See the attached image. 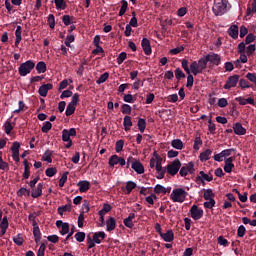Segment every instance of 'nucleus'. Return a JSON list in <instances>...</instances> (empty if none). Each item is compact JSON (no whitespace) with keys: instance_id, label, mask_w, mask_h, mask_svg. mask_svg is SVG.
I'll list each match as a JSON object with an SVG mask.
<instances>
[{"instance_id":"f257e3e1","label":"nucleus","mask_w":256,"mask_h":256,"mask_svg":"<svg viewBox=\"0 0 256 256\" xmlns=\"http://www.w3.org/2000/svg\"><path fill=\"white\" fill-rule=\"evenodd\" d=\"M209 63V60L206 56L200 58L197 61H193L190 65L191 73L195 76L199 75V73H203L205 69H207V64Z\"/></svg>"},{"instance_id":"f03ea898","label":"nucleus","mask_w":256,"mask_h":256,"mask_svg":"<svg viewBox=\"0 0 256 256\" xmlns=\"http://www.w3.org/2000/svg\"><path fill=\"white\" fill-rule=\"evenodd\" d=\"M227 3H229L227 0H214L212 11L216 17H221L227 13Z\"/></svg>"},{"instance_id":"7ed1b4c3","label":"nucleus","mask_w":256,"mask_h":256,"mask_svg":"<svg viewBox=\"0 0 256 256\" xmlns=\"http://www.w3.org/2000/svg\"><path fill=\"white\" fill-rule=\"evenodd\" d=\"M170 199L173 203H184L185 199H187V191L183 188H176L172 191Z\"/></svg>"},{"instance_id":"20e7f679","label":"nucleus","mask_w":256,"mask_h":256,"mask_svg":"<svg viewBox=\"0 0 256 256\" xmlns=\"http://www.w3.org/2000/svg\"><path fill=\"white\" fill-rule=\"evenodd\" d=\"M33 69H35V62H33V60H27L26 62L20 64L18 72L21 77H27V75H29Z\"/></svg>"},{"instance_id":"39448f33","label":"nucleus","mask_w":256,"mask_h":256,"mask_svg":"<svg viewBox=\"0 0 256 256\" xmlns=\"http://www.w3.org/2000/svg\"><path fill=\"white\" fill-rule=\"evenodd\" d=\"M180 169H181V160H179V158H176L171 164H168L166 166L167 173L172 177H175V174L179 173Z\"/></svg>"},{"instance_id":"423d86ee","label":"nucleus","mask_w":256,"mask_h":256,"mask_svg":"<svg viewBox=\"0 0 256 256\" xmlns=\"http://www.w3.org/2000/svg\"><path fill=\"white\" fill-rule=\"evenodd\" d=\"M193 175L195 173V164L193 162H189L185 166L180 168L179 174L181 177H187V175Z\"/></svg>"},{"instance_id":"0eeeda50","label":"nucleus","mask_w":256,"mask_h":256,"mask_svg":"<svg viewBox=\"0 0 256 256\" xmlns=\"http://www.w3.org/2000/svg\"><path fill=\"white\" fill-rule=\"evenodd\" d=\"M241 76L234 74L227 78L226 83L224 85V89H233V87H237V83H239V79Z\"/></svg>"},{"instance_id":"6e6552de","label":"nucleus","mask_w":256,"mask_h":256,"mask_svg":"<svg viewBox=\"0 0 256 256\" xmlns=\"http://www.w3.org/2000/svg\"><path fill=\"white\" fill-rule=\"evenodd\" d=\"M108 163L110 167H114L115 165H121V167H124L127 162L125 161V158L119 157L117 154H114L109 158Z\"/></svg>"},{"instance_id":"1a4fd4ad","label":"nucleus","mask_w":256,"mask_h":256,"mask_svg":"<svg viewBox=\"0 0 256 256\" xmlns=\"http://www.w3.org/2000/svg\"><path fill=\"white\" fill-rule=\"evenodd\" d=\"M190 215L194 221H199L203 217V209L197 205H193L190 209Z\"/></svg>"},{"instance_id":"9d476101","label":"nucleus","mask_w":256,"mask_h":256,"mask_svg":"<svg viewBox=\"0 0 256 256\" xmlns=\"http://www.w3.org/2000/svg\"><path fill=\"white\" fill-rule=\"evenodd\" d=\"M196 183H201L203 185H205V181H208V183H211V181H213V175L210 174H206L204 171H200L199 172V176L196 177Z\"/></svg>"},{"instance_id":"9b49d317","label":"nucleus","mask_w":256,"mask_h":256,"mask_svg":"<svg viewBox=\"0 0 256 256\" xmlns=\"http://www.w3.org/2000/svg\"><path fill=\"white\" fill-rule=\"evenodd\" d=\"M206 59L208 63H212L213 65L219 66L221 64V56H219V54L211 52L206 55Z\"/></svg>"},{"instance_id":"f8f14e48","label":"nucleus","mask_w":256,"mask_h":256,"mask_svg":"<svg viewBox=\"0 0 256 256\" xmlns=\"http://www.w3.org/2000/svg\"><path fill=\"white\" fill-rule=\"evenodd\" d=\"M62 141H64V143H67L65 145L66 149H71V147H73V140H71V136L69 134V130L64 129L62 131Z\"/></svg>"},{"instance_id":"ddd939ff","label":"nucleus","mask_w":256,"mask_h":256,"mask_svg":"<svg viewBox=\"0 0 256 256\" xmlns=\"http://www.w3.org/2000/svg\"><path fill=\"white\" fill-rule=\"evenodd\" d=\"M138 175H143L145 173V166L139 160L132 162V168Z\"/></svg>"},{"instance_id":"4468645a","label":"nucleus","mask_w":256,"mask_h":256,"mask_svg":"<svg viewBox=\"0 0 256 256\" xmlns=\"http://www.w3.org/2000/svg\"><path fill=\"white\" fill-rule=\"evenodd\" d=\"M53 89V84L48 83V84H43L39 87L38 93L40 97H47V93Z\"/></svg>"},{"instance_id":"2eb2a0df","label":"nucleus","mask_w":256,"mask_h":256,"mask_svg":"<svg viewBox=\"0 0 256 256\" xmlns=\"http://www.w3.org/2000/svg\"><path fill=\"white\" fill-rule=\"evenodd\" d=\"M43 195V183H38L37 187L32 188L31 197L37 199Z\"/></svg>"},{"instance_id":"dca6fc26","label":"nucleus","mask_w":256,"mask_h":256,"mask_svg":"<svg viewBox=\"0 0 256 256\" xmlns=\"http://www.w3.org/2000/svg\"><path fill=\"white\" fill-rule=\"evenodd\" d=\"M136 187H137V183H135L133 181H127L126 182V187H122L121 189H122L124 195H131V192Z\"/></svg>"},{"instance_id":"f3484780","label":"nucleus","mask_w":256,"mask_h":256,"mask_svg":"<svg viewBox=\"0 0 256 256\" xmlns=\"http://www.w3.org/2000/svg\"><path fill=\"white\" fill-rule=\"evenodd\" d=\"M233 161H235V158L229 157L225 160L224 165V171L225 173H231L233 169L235 168V164H233Z\"/></svg>"},{"instance_id":"a211bd4d","label":"nucleus","mask_w":256,"mask_h":256,"mask_svg":"<svg viewBox=\"0 0 256 256\" xmlns=\"http://www.w3.org/2000/svg\"><path fill=\"white\" fill-rule=\"evenodd\" d=\"M77 185L79 187L80 193H87L89 189H91V183H89L87 180H81Z\"/></svg>"},{"instance_id":"6ab92c4d","label":"nucleus","mask_w":256,"mask_h":256,"mask_svg":"<svg viewBox=\"0 0 256 256\" xmlns=\"http://www.w3.org/2000/svg\"><path fill=\"white\" fill-rule=\"evenodd\" d=\"M107 237V234H105L104 231L95 232L92 236V240L96 242L97 245H101V242L103 239Z\"/></svg>"},{"instance_id":"aec40b11","label":"nucleus","mask_w":256,"mask_h":256,"mask_svg":"<svg viewBox=\"0 0 256 256\" xmlns=\"http://www.w3.org/2000/svg\"><path fill=\"white\" fill-rule=\"evenodd\" d=\"M141 45L145 55H151L152 50H151V42L149 41V39L143 38Z\"/></svg>"},{"instance_id":"412c9836","label":"nucleus","mask_w":256,"mask_h":256,"mask_svg":"<svg viewBox=\"0 0 256 256\" xmlns=\"http://www.w3.org/2000/svg\"><path fill=\"white\" fill-rule=\"evenodd\" d=\"M24 173L22 175L23 179H29L31 177V163L27 159L23 161Z\"/></svg>"},{"instance_id":"4be33fe9","label":"nucleus","mask_w":256,"mask_h":256,"mask_svg":"<svg viewBox=\"0 0 256 256\" xmlns=\"http://www.w3.org/2000/svg\"><path fill=\"white\" fill-rule=\"evenodd\" d=\"M160 237L165 241L166 243H171L173 239H175V234L173 233V230H167L166 233H162Z\"/></svg>"},{"instance_id":"5701e85b","label":"nucleus","mask_w":256,"mask_h":256,"mask_svg":"<svg viewBox=\"0 0 256 256\" xmlns=\"http://www.w3.org/2000/svg\"><path fill=\"white\" fill-rule=\"evenodd\" d=\"M233 131L236 135H245L247 133V129L239 122L233 125Z\"/></svg>"},{"instance_id":"b1692460","label":"nucleus","mask_w":256,"mask_h":256,"mask_svg":"<svg viewBox=\"0 0 256 256\" xmlns=\"http://www.w3.org/2000/svg\"><path fill=\"white\" fill-rule=\"evenodd\" d=\"M116 227H117V221L115 220V218L110 217L106 221V231H108V232L115 231Z\"/></svg>"},{"instance_id":"393cba45","label":"nucleus","mask_w":256,"mask_h":256,"mask_svg":"<svg viewBox=\"0 0 256 256\" xmlns=\"http://www.w3.org/2000/svg\"><path fill=\"white\" fill-rule=\"evenodd\" d=\"M228 35L232 37V39H238L239 37V26L238 25H232L228 29Z\"/></svg>"},{"instance_id":"a878e982","label":"nucleus","mask_w":256,"mask_h":256,"mask_svg":"<svg viewBox=\"0 0 256 256\" xmlns=\"http://www.w3.org/2000/svg\"><path fill=\"white\" fill-rule=\"evenodd\" d=\"M213 153V150L211 149H206L204 152L200 153L199 159L202 163L205 161H209L211 159V155Z\"/></svg>"},{"instance_id":"bb28decb","label":"nucleus","mask_w":256,"mask_h":256,"mask_svg":"<svg viewBox=\"0 0 256 256\" xmlns=\"http://www.w3.org/2000/svg\"><path fill=\"white\" fill-rule=\"evenodd\" d=\"M203 191H204L203 197L205 201L215 200V193H213V189H203Z\"/></svg>"},{"instance_id":"cd10ccee","label":"nucleus","mask_w":256,"mask_h":256,"mask_svg":"<svg viewBox=\"0 0 256 256\" xmlns=\"http://www.w3.org/2000/svg\"><path fill=\"white\" fill-rule=\"evenodd\" d=\"M124 131H131V127H133V121L131 120V116L126 115L123 121Z\"/></svg>"},{"instance_id":"c85d7f7f","label":"nucleus","mask_w":256,"mask_h":256,"mask_svg":"<svg viewBox=\"0 0 256 256\" xmlns=\"http://www.w3.org/2000/svg\"><path fill=\"white\" fill-rule=\"evenodd\" d=\"M154 193H156V195H167V188L163 185L157 184L154 187Z\"/></svg>"},{"instance_id":"c756f323","label":"nucleus","mask_w":256,"mask_h":256,"mask_svg":"<svg viewBox=\"0 0 256 256\" xmlns=\"http://www.w3.org/2000/svg\"><path fill=\"white\" fill-rule=\"evenodd\" d=\"M53 151L46 150L42 156V161H46L47 163H53Z\"/></svg>"},{"instance_id":"7c9ffc66","label":"nucleus","mask_w":256,"mask_h":256,"mask_svg":"<svg viewBox=\"0 0 256 256\" xmlns=\"http://www.w3.org/2000/svg\"><path fill=\"white\" fill-rule=\"evenodd\" d=\"M121 3V8H120V11H119V17H123L124 13H127V9L129 8V3L127 2V0H122L120 1Z\"/></svg>"},{"instance_id":"2f4dec72","label":"nucleus","mask_w":256,"mask_h":256,"mask_svg":"<svg viewBox=\"0 0 256 256\" xmlns=\"http://www.w3.org/2000/svg\"><path fill=\"white\" fill-rule=\"evenodd\" d=\"M137 125L140 133H145V129H147V121L144 118H139Z\"/></svg>"},{"instance_id":"473e14b6","label":"nucleus","mask_w":256,"mask_h":256,"mask_svg":"<svg viewBox=\"0 0 256 256\" xmlns=\"http://www.w3.org/2000/svg\"><path fill=\"white\" fill-rule=\"evenodd\" d=\"M33 235H34L35 243H39V241H41V230L39 229L38 225L34 226Z\"/></svg>"},{"instance_id":"72a5a7b5","label":"nucleus","mask_w":256,"mask_h":256,"mask_svg":"<svg viewBox=\"0 0 256 256\" xmlns=\"http://www.w3.org/2000/svg\"><path fill=\"white\" fill-rule=\"evenodd\" d=\"M36 71L39 74L45 73L47 71V64H45L43 61L38 62L36 65Z\"/></svg>"},{"instance_id":"f704fd0d","label":"nucleus","mask_w":256,"mask_h":256,"mask_svg":"<svg viewBox=\"0 0 256 256\" xmlns=\"http://www.w3.org/2000/svg\"><path fill=\"white\" fill-rule=\"evenodd\" d=\"M54 3L58 10L65 11V9H67V2H65V0H54Z\"/></svg>"},{"instance_id":"c9c22d12","label":"nucleus","mask_w":256,"mask_h":256,"mask_svg":"<svg viewBox=\"0 0 256 256\" xmlns=\"http://www.w3.org/2000/svg\"><path fill=\"white\" fill-rule=\"evenodd\" d=\"M171 145L174 149H178L179 151L183 149V141H181V139L172 140Z\"/></svg>"},{"instance_id":"e433bc0d","label":"nucleus","mask_w":256,"mask_h":256,"mask_svg":"<svg viewBox=\"0 0 256 256\" xmlns=\"http://www.w3.org/2000/svg\"><path fill=\"white\" fill-rule=\"evenodd\" d=\"M156 159H158L155 166L157 173L167 171L166 169H163V166L161 165V163H163V158L161 156H156Z\"/></svg>"},{"instance_id":"4c0bfd02","label":"nucleus","mask_w":256,"mask_h":256,"mask_svg":"<svg viewBox=\"0 0 256 256\" xmlns=\"http://www.w3.org/2000/svg\"><path fill=\"white\" fill-rule=\"evenodd\" d=\"M75 109H76V106L68 103V105L66 107V111H65L66 117H71V115H73L75 113Z\"/></svg>"},{"instance_id":"58836bf2","label":"nucleus","mask_w":256,"mask_h":256,"mask_svg":"<svg viewBox=\"0 0 256 256\" xmlns=\"http://www.w3.org/2000/svg\"><path fill=\"white\" fill-rule=\"evenodd\" d=\"M75 233V226H73L72 228H71V231L70 232H68V235L66 236V238L63 240V243H64V245H67L69 242V239L72 241V243L75 241V240H73V234Z\"/></svg>"},{"instance_id":"ea45409f","label":"nucleus","mask_w":256,"mask_h":256,"mask_svg":"<svg viewBox=\"0 0 256 256\" xmlns=\"http://www.w3.org/2000/svg\"><path fill=\"white\" fill-rule=\"evenodd\" d=\"M201 145H203V140L201 139V137L198 136L194 140V145H193L194 151H199V149H201Z\"/></svg>"},{"instance_id":"a19ab883","label":"nucleus","mask_w":256,"mask_h":256,"mask_svg":"<svg viewBox=\"0 0 256 256\" xmlns=\"http://www.w3.org/2000/svg\"><path fill=\"white\" fill-rule=\"evenodd\" d=\"M45 175L47 177H55V175H57V168L55 167L47 168L45 171Z\"/></svg>"},{"instance_id":"79ce46f5","label":"nucleus","mask_w":256,"mask_h":256,"mask_svg":"<svg viewBox=\"0 0 256 256\" xmlns=\"http://www.w3.org/2000/svg\"><path fill=\"white\" fill-rule=\"evenodd\" d=\"M109 79L108 72H105L104 74L100 75V77L96 80L97 85H101L102 83H105Z\"/></svg>"},{"instance_id":"37998d69","label":"nucleus","mask_w":256,"mask_h":256,"mask_svg":"<svg viewBox=\"0 0 256 256\" xmlns=\"http://www.w3.org/2000/svg\"><path fill=\"white\" fill-rule=\"evenodd\" d=\"M85 237H86L85 232H77L74 235V238L76 239V241H78V243H83V241H85Z\"/></svg>"},{"instance_id":"c03bdc74","label":"nucleus","mask_w":256,"mask_h":256,"mask_svg":"<svg viewBox=\"0 0 256 256\" xmlns=\"http://www.w3.org/2000/svg\"><path fill=\"white\" fill-rule=\"evenodd\" d=\"M53 127V124H51L49 121L44 122V125L41 128L42 133H49Z\"/></svg>"},{"instance_id":"a18cd8bd","label":"nucleus","mask_w":256,"mask_h":256,"mask_svg":"<svg viewBox=\"0 0 256 256\" xmlns=\"http://www.w3.org/2000/svg\"><path fill=\"white\" fill-rule=\"evenodd\" d=\"M153 156L154 157L150 159V169H155L158 161L157 157H159V154H157V152H154Z\"/></svg>"},{"instance_id":"49530a36","label":"nucleus","mask_w":256,"mask_h":256,"mask_svg":"<svg viewBox=\"0 0 256 256\" xmlns=\"http://www.w3.org/2000/svg\"><path fill=\"white\" fill-rule=\"evenodd\" d=\"M175 77L177 81H181V79H185V73L183 72V70H181V68H177L175 70Z\"/></svg>"},{"instance_id":"de8ad7c7","label":"nucleus","mask_w":256,"mask_h":256,"mask_svg":"<svg viewBox=\"0 0 256 256\" xmlns=\"http://www.w3.org/2000/svg\"><path fill=\"white\" fill-rule=\"evenodd\" d=\"M121 111H122L123 115H131V105L123 104L121 106Z\"/></svg>"},{"instance_id":"09e8293b","label":"nucleus","mask_w":256,"mask_h":256,"mask_svg":"<svg viewBox=\"0 0 256 256\" xmlns=\"http://www.w3.org/2000/svg\"><path fill=\"white\" fill-rule=\"evenodd\" d=\"M4 131L6 135H10L13 131V124H11L9 121H6L4 124Z\"/></svg>"},{"instance_id":"8fccbe9b","label":"nucleus","mask_w":256,"mask_h":256,"mask_svg":"<svg viewBox=\"0 0 256 256\" xmlns=\"http://www.w3.org/2000/svg\"><path fill=\"white\" fill-rule=\"evenodd\" d=\"M255 39H256L255 34L249 33V34L246 36L244 43H245L246 45H251V43H253V42L255 41Z\"/></svg>"},{"instance_id":"3c124183","label":"nucleus","mask_w":256,"mask_h":256,"mask_svg":"<svg viewBox=\"0 0 256 256\" xmlns=\"http://www.w3.org/2000/svg\"><path fill=\"white\" fill-rule=\"evenodd\" d=\"M123 145H125V141L118 140L115 145V151L116 153H121L123 151Z\"/></svg>"},{"instance_id":"603ef678","label":"nucleus","mask_w":256,"mask_h":256,"mask_svg":"<svg viewBox=\"0 0 256 256\" xmlns=\"http://www.w3.org/2000/svg\"><path fill=\"white\" fill-rule=\"evenodd\" d=\"M246 233H247V228H245L243 225H240L237 229V237H245Z\"/></svg>"},{"instance_id":"864d4df0","label":"nucleus","mask_w":256,"mask_h":256,"mask_svg":"<svg viewBox=\"0 0 256 256\" xmlns=\"http://www.w3.org/2000/svg\"><path fill=\"white\" fill-rule=\"evenodd\" d=\"M67 175L69 172H64L59 180V187H65V183H67Z\"/></svg>"},{"instance_id":"5fc2aeb1","label":"nucleus","mask_w":256,"mask_h":256,"mask_svg":"<svg viewBox=\"0 0 256 256\" xmlns=\"http://www.w3.org/2000/svg\"><path fill=\"white\" fill-rule=\"evenodd\" d=\"M87 244H88L87 251H89V249H93V247H95L97 242H95V240L93 238H91V235H88L87 236Z\"/></svg>"},{"instance_id":"6e6d98bb","label":"nucleus","mask_w":256,"mask_h":256,"mask_svg":"<svg viewBox=\"0 0 256 256\" xmlns=\"http://www.w3.org/2000/svg\"><path fill=\"white\" fill-rule=\"evenodd\" d=\"M19 149H21V143H19V142H13V144H12V146H11L12 154L19 153Z\"/></svg>"},{"instance_id":"4d7b16f0","label":"nucleus","mask_w":256,"mask_h":256,"mask_svg":"<svg viewBox=\"0 0 256 256\" xmlns=\"http://www.w3.org/2000/svg\"><path fill=\"white\" fill-rule=\"evenodd\" d=\"M256 51V47L255 44H250L247 48H246V55L248 57H251V55H253V53H255Z\"/></svg>"},{"instance_id":"13d9d810","label":"nucleus","mask_w":256,"mask_h":256,"mask_svg":"<svg viewBox=\"0 0 256 256\" xmlns=\"http://www.w3.org/2000/svg\"><path fill=\"white\" fill-rule=\"evenodd\" d=\"M217 202L215 200H206V202H204V208L205 209H213L215 207V204Z\"/></svg>"},{"instance_id":"bf43d9fd","label":"nucleus","mask_w":256,"mask_h":256,"mask_svg":"<svg viewBox=\"0 0 256 256\" xmlns=\"http://www.w3.org/2000/svg\"><path fill=\"white\" fill-rule=\"evenodd\" d=\"M182 68L187 73V75H189V73H191V69H189V60H187V59L182 60Z\"/></svg>"},{"instance_id":"052dcab7","label":"nucleus","mask_w":256,"mask_h":256,"mask_svg":"<svg viewBox=\"0 0 256 256\" xmlns=\"http://www.w3.org/2000/svg\"><path fill=\"white\" fill-rule=\"evenodd\" d=\"M48 24H49L50 29H55V15L49 14Z\"/></svg>"},{"instance_id":"680f3d73","label":"nucleus","mask_w":256,"mask_h":256,"mask_svg":"<svg viewBox=\"0 0 256 256\" xmlns=\"http://www.w3.org/2000/svg\"><path fill=\"white\" fill-rule=\"evenodd\" d=\"M125 59H127V53L126 52H121L118 57H117V63L118 65H121L123 63V61H125Z\"/></svg>"},{"instance_id":"e2e57ef3","label":"nucleus","mask_w":256,"mask_h":256,"mask_svg":"<svg viewBox=\"0 0 256 256\" xmlns=\"http://www.w3.org/2000/svg\"><path fill=\"white\" fill-rule=\"evenodd\" d=\"M123 101L125 103H135V98H133V95L131 94H125L123 97Z\"/></svg>"},{"instance_id":"0e129e2a","label":"nucleus","mask_w":256,"mask_h":256,"mask_svg":"<svg viewBox=\"0 0 256 256\" xmlns=\"http://www.w3.org/2000/svg\"><path fill=\"white\" fill-rule=\"evenodd\" d=\"M13 242L15 245H18V247H21V245H23V237H21V234H18L17 237H14Z\"/></svg>"},{"instance_id":"69168bd1","label":"nucleus","mask_w":256,"mask_h":256,"mask_svg":"<svg viewBox=\"0 0 256 256\" xmlns=\"http://www.w3.org/2000/svg\"><path fill=\"white\" fill-rule=\"evenodd\" d=\"M128 25H130V27H138L137 17L135 16V12H132V18L130 19V22Z\"/></svg>"},{"instance_id":"338daca9","label":"nucleus","mask_w":256,"mask_h":256,"mask_svg":"<svg viewBox=\"0 0 256 256\" xmlns=\"http://www.w3.org/2000/svg\"><path fill=\"white\" fill-rule=\"evenodd\" d=\"M47 249V246L45 243H42L38 249L37 256H45V250Z\"/></svg>"},{"instance_id":"774afa93","label":"nucleus","mask_w":256,"mask_h":256,"mask_svg":"<svg viewBox=\"0 0 256 256\" xmlns=\"http://www.w3.org/2000/svg\"><path fill=\"white\" fill-rule=\"evenodd\" d=\"M67 233H69V223H64L61 227L60 234L67 235Z\"/></svg>"}]
</instances>
